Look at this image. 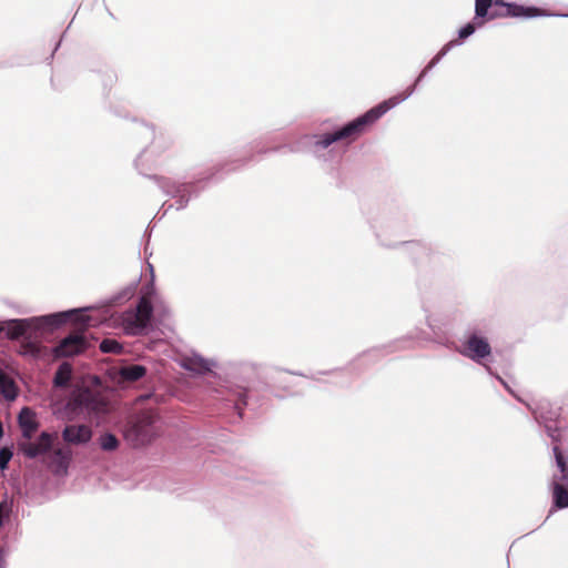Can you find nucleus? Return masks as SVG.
Here are the masks:
<instances>
[{
	"label": "nucleus",
	"instance_id": "5701e85b",
	"mask_svg": "<svg viewBox=\"0 0 568 568\" xmlns=\"http://www.w3.org/2000/svg\"><path fill=\"white\" fill-rule=\"evenodd\" d=\"M99 446L104 452H114L120 446L118 437L111 433H103L98 439Z\"/></svg>",
	"mask_w": 568,
	"mask_h": 568
},
{
	"label": "nucleus",
	"instance_id": "2eb2a0df",
	"mask_svg": "<svg viewBox=\"0 0 568 568\" xmlns=\"http://www.w3.org/2000/svg\"><path fill=\"white\" fill-rule=\"evenodd\" d=\"M93 432L89 425L70 424L62 430V438L69 445H87L92 439Z\"/></svg>",
	"mask_w": 568,
	"mask_h": 568
},
{
	"label": "nucleus",
	"instance_id": "f3484780",
	"mask_svg": "<svg viewBox=\"0 0 568 568\" xmlns=\"http://www.w3.org/2000/svg\"><path fill=\"white\" fill-rule=\"evenodd\" d=\"M54 436L52 434L43 432L37 442H23L20 444V449L23 454L30 458H34L39 455L47 453L53 444Z\"/></svg>",
	"mask_w": 568,
	"mask_h": 568
},
{
	"label": "nucleus",
	"instance_id": "ea45409f",
	"mask_svg": "<svg viewBox=\"0 0 568 568\" xmlns=\"http://www.w3.org/2000/svg\"><path fill=\"white\" fill-rule=\"evenodd\" d=\"M102 390H110V392H113V390H118L116 388H113V387H106V388H103Z\"/></svg>",
	"mask_w": 568,
	"mask_h": 568
},
{
	"label": "nucleus",
	"instance_id": "0eeeda50",
	"mask_svg": "<svg viewBox=\"0 0 568 568\" xmlns=\"http://www.w3.org/2000/svg\"><path fill=\"white\" fill-rule=\"evenodd\" d=\"M112 409L113 404L104 393H73L67 404V414L70 417L81 414L101 416Z\"/></svg>",
	"mask_w": 568,
	"mask_h": 568
},
{
	"label": "nucleus",
	"instance_id": "c9c22d12",
	"mask_svg": "<svg viewBox=\"0 0 568 568\" xmlns=\"http://www.w3.org/2000/svg\"><path fill=\"white\" fill-rule=\"evenodd\" d=\"M427 325H428V327H429L434 333H436V331H435V325L433 324V322L429 320V317H428V316H427Z\"/></svg>",
	"mask_w": 568,
	"mask_h": 568
},
{
	"label": "nucleus",
	"instance_id": "39448f33",
	"mask_svg": "<svg viewBox=\"0 0 568 568\" xmlns=\"http://www.w3.org/2000/svg\"><path fill=\"white\" fill-rule=\"evenodd\" d=\"M542 17L568 18V14H557L535 4H524L516 1L475 0L474 18L462 26L457 31V38L449 40V42L455 43V47L462 45L477 29L496 19L529 20Z\"/></svg>",
	"mask_w": 568,
	"mask_h": 568
},
{
	"label": "nucleus",
	"instance_id": "4468645a",
	"mask_svg": "<svg viewBox=\"0 0 568 568\" xmlns=\"http://www.w3.org/2000/svg\"><path fill=\"white\" fill-rule=\"evenodd\" d=\"M381 245L386 248H398L402 247L407 255L410 256L414 263L422 261L424 257L428 256L430 248L427 244L420 241H402V242H390V241H381Z\"/></svg>",
	"mask_w": 568,
	"mask_h": 568
},
{
	"label": "nucleus",
	"instance_id": "7c9ffc66",
	"mask_svg": "<svg viewBox=\"0 0 568 568\" xmlns=\"http://www.w3.org/2000/svg\"><path fill=\"white\" fill-rule=\"evenodd\" d=\"M3 394L6 396V399L9 400V402H12V400L16 399L17 393L9 392V393H3Z\"/></svg>",
	"mask_w": 568,
	"mask_h": 568
},
{
	"label": "nucleus",
	"instance_id": "393cba45",
	"mask_svg": "<svg viewBox=\"0 0 568 568\" xmlns=\"http://www.w3.org/2000/svg\"><path fill=\"white\" fill-rule=\"evenodd\" d=\"M118 77L114 71L108 72L103 78V91L104 95H108L113 83L116 81Z\"/></svg>",
	"mask_w": 568,
	"mask_h": 568
},
{
	"label": "nucleus",
	"instance_id": "a211bd4d",
	"mask_svg": "<svg viewBox=\"0 0 568 568\" xmlns=\"http://www.w3.org/2000/svg\"><path fill=\"white\" fill-rule=\"evenodd\" d=\"M412 339L410 336H404L392 341L390 343L372 347L359 355V358H369L372 361H378L383 356L394 353L403 348V344Z\"/></svg>",
	"mask_w": 568,
	"mask_h": 568
},
{
	"label": "nucleus",
	"instance_id": "c756f323",
	"mask_svg": "<svg viewBox=\"0 0 568 568\" xmlns=\"http://www.w3.org/2000/svg\"><path fill=\"white\" fill-rule=\"evenodd\" d=\"M61 41H62V37L59 39V41L55 43L54 45V49H53V52L51 53V55L48 58V60H52L53 59V55H54V52L60 48L61 45Z\"/></svg>",
	"mask_w": 568,
	"mask_h": 568
},
{
	"label": "nucleus",
	"instance_id": "423d86ee",
	"mask_svg": "<svg viewBox=\"0 0 568 568\" xmlns=\"http://www.w3.org/2000/svg\"><path fill=\"white\" fill-rule=\"evenodd\" d=\"M159 435L158 417L151 410L131 416L123 427V437L133 447L149 445Z\"/></svg>",
	"mask_w": 568,
	"mask_h": 568
},
{
	"label": "nucleus",
	"instance_id": "1a4fd4ad",
	"mask_svg": "<svg viewBox=\"0 0 568 568\" xmlns=\"http://www.w3.org/2000/svg\"><path fill=\"white\" fill-rule=\"evenodd\" d=\"M459 352L473 362L484 364L491 356V346L479 329L473 328L466 333Z\"/></svg>",
	"mask_w": 568,
	"mask_h": 568
},
{
	"label": "nucleus",
	"instance_id": "f257e3e1",
	"mask_svg": "<svg viewBox=\"0 0 568 568\" xmlns=\"http://www.w3.org/2000/svg\"><path fill=\"white\" fill-rule=\"evenodd\" d=\"M148 268L150 278L142 285L136 303L130 305L125 311L119 312L114 307L126 303L136 294L141 276L99 305L2 321L0 322V334L3 333L10 338H20L28 332L54 331L68 322H73L89 327L113 326L128 336L148 335L156 329L169 313L156 291L154 267L148 263Z\"/></svg>",
	"mask_w": 568,
	"mask_h": 568
},
{
	"label": "nucleus",
	"instance_id": "f03ea898",
	"mask_svg": "<svg viewBox=\"0 0 568 568\" xmlns=\"http://www.w3.org/2000/svg\"><path fill=\"white\" fill-rule=\"evenodd\" d=\"M133 132L142 138L143 141L150 142L134 160V166L138 172L154 181L159 189L171 199L174 203L164 202L156 213L160 219L165 216L169 210L175 209L176 211L185 210L192 200H196L209 187L210 183L223 180L227 174L246 166L254 161L255 153L251 152L245 156L227 159L215 163L212 166L205 168L190 176V179H175L158 174H149L150 165H145L144 160L149 155H159L162 149L156 145L155 129L153 124L145 121L133 119Z\"/></svg>",
	"mask_w": 568,
	"mask_h": 568
},
{
	"label": "nucleus",
	"instance_id": "20e7f679",
	"mask_svg": "<svg viewBox=\"0 0 568 568\" xmlns=\"http://www.w3.org/2000/svg\"><path fill=\"white\" fill-rule=\"evenodd\" d=\"M369 129L371 125L362 113L341 125H334L328 131L302 134L293 142L285 143L284 148L291 153H310L321 162H329L337 155L333 144L346 142L344 153L352 142Z\"/></svg>",
	"mask_w": 568,
	"mask_h": 568
},
{
	"label": "nucleus",
	"instance_id": "6ab92c4d",
	"mask_svg": "<svg viewBox=\"0 0 568 568\" xmlns=\"http://www.w3.org/2000/svg\"><path fill=\"white\" fill-rule=\"evenodd\" d=\"M75 372L72 364L69 362H62L58 365L53 374L52 382L55 387H68L72 384Z\"/></svg>",
	"mask_w": 568,
	"mask_h": 568
},
{
	"label": "nucleus",
	"instance_id": "6e6552de",
	"mask_svg": "<svg viewBox=\"0 0 568 568\" xmlns=\"http://www.w3.org/2000/svg\"><path fill=\"white\" fill-rule=\"evenodd\" d=\"M427 70H422L419 74L416 77L415 81L408 85L403 92H399L395 95L389 97L388 99L383 100L376 105L372 106L367 111L364 112L366 120L371 128L375 124L385 113L389 110L394 109L399 103L407 100L409 97L414 94L418 84L425 79L427 75Z\"/></svg>",
	"mask_w": 568,
	"mask_h": 568
},
{
	"label": "nucleus",
	"instance_id": "cd10ccee",
	"mask_svg": "<svg viewBox=\"0 0 568 568\" xmlns=\"http://www.w3.org/2000/svg\"><path fill=\"white\" fill-rule=\"evenodd\" d=\"M10 506L7 501L0 503V527L3 525L4 520L9 518Z\"/></svg>",
	"mask_w": 568,
	"mask_h": 568
},
{
	"label": "nucleus",
	"instance_id": "9b49d317",
	"mask_svg": "<svg viewBox=\"0 0 568 568\" xmlns=\"http://www.w3.org/2000/svg\"><path fill=\"white\" fill-rule=\"evenodd\" d=\"M409 224V217L406 212L398 211L395 214L385 216L379 225V230L375 232L376 239L386 241L389 235H403Z\"/></svg>",
	"mask_w": 568,
	"mask_h": 568
},
{
	"label": "nucleus",
	"instance_id": "ddd939ff",
	"mask_svg": "<svg viewBox=\"0 0 568 568\" xmlns=\"http://www.w3.org/2000/svg\"><path fill=\"white\" fill-rule=\"evenodd\" d=\"M20 378L16 362L0 351V390H21L18 384Z\"/></svg>",
	"mask_w": 568,
	"mask_h": 568
},
{
	"label": "nucleus",
	"instance_id": "e433bc0d",
	"mask_svg": "<svg viewBox=\"0 0 568 568\" xmlns=\"http://www.w3.org/2000/svg\"><path fill=\"white\" fill-rule=\"evenodd\" d=\"M70 390H78V392H81V390H91L90 388H87V387H73L71 388Z\"/></svg>",
	"mask_w": 568,
	"mask_h": 568
},
{
	"label": "nucleus",
	"instance_id": "c85d7f7f",
	"mask_svg": "<svg viewBox=\"0 0 568 568\" xmlns=\"http://www.w3.org/2000/svg\"><path fill=\"white\" fill-rule=\"evenodd\" d=\"M437 64L430 59L423 70H427V73L433 70Z\"/></svg>",
	"mask_w": 568,
	"mask_h": 568
},
{
	"label": "nucleus",
	"instance_id": "f8f14e48",
	"mask_svg": "<svg viewBox=\"0 0 568 568\" xmlns=\"http://www.w3.org/2000/svg\"><path fill=\"white\" fill-rule=\"evenodd\" d=\"M554 453L557 466L561 473L560 478L554 480V499L558 508H564L568 506V467L558 447L554 448Z\"/></svg>",
	"mask_w": 568,
	"mask_h": 568
},
{
	"label": "nucleus",
	"instance_id": "aec40b11",
	"mask_svg": "<svg viewBox=\"0 0 568 568\" xmlns=\"http://www.w3.org/2000/svg\"><path fill=\"white\" fill-rule=\"evenodd\" d=\"M417 287L422 300V307L425 312H428L427 303L433 300V296L438 294L439 285L427 277H420L417 282Z\"/></svg>",
	"mask_w": 568,
	"mask_h": 568
},
{
	"label": "nucleus",
	"instance_id": "473e14b6",
	"mask_svg": "<svg viewBox=\"0 0 568 568\" xmlns=\"http://www.w3.org/2000/svg\"><path fill=\"white\" fill-rule=\"evenodd\" d=\"M282 149H285L284 144L268 148V151H270V153H275V152H280Z\"/></svg>",
	"mask_w": 568,
	"mask_h": 568
},
{
	"label": "nucleus",
	"instance_id": "412c9836",
	"mask_svg": "<svg viewBox=\"0 0 568 568\" xmlns=\"http://www.w3.org/2000/svg\"><path fill=\"white\" fill-rule=\"evenodd\" d=\"M19 425L24 438L30 439L38 428L36 415L29 408H23L19 414Z\"/></svg>",
	"mask_w": 568,
	"mask_h": 568
},
{
	"label": "nucleus",
	"instance_id": "7ed1b4c3",
	"mask_svg": "<svg viewBox=\"0 0 568 568\" xmlns=\"http://www.w3.org/2000/svg\"><path fill=\"white\" fill-rule=\"evenodd\" d=\"M178 363L192 376H207L220 386L224 384L234 385L237 387V390H287L291 386H297V384H288L285 374L315 379L314 376H308L302 372L284 369L262 363L247 361L219 362L204 357L196 352L190 355H182Z\"/></svg>",
	"mask_w": 568,
	"mask_h": 568
},
{
	"label": "nucleus",
	"instance_id": "58836bf2",
	"mask_svg": "<svg viewBox=\"0 0 568 568\" xmlns=\"http://www.w3.org/2000/svg\"><path fill=\"white\" fill-rule=\"evenodd\" d=\"M248 146L250 150L252 151L254 148H257V144L255 142H252Z\"/></svg>",
	"mask_w": 568,
	"mask_h": 568
},
{
	"label": "nucleus",
	"instance_id": "4c0bfd02",
	"mask_svg": "<svg viewBox=\"0 0 568 568\" xmlns=\"http://www.w3.org/2000/svg\"><path fill=\"white\" fill-rule=\"evenodd\" d=\"M150 229V225L148 226L146 231L144 232V236L148 237V241H150V236H151V230Z\"/></svg>",
	"mask_w": 568,
	"mask_h": 568
},
{
	"label": "nucleus",
	"instance_id": "a878e982",
	"mask_svg": "<svg viewBox=\"0 0 568 568\" xmlns=\"http://www.w3.org/2000/svg\"><path fill=\"white\" fill-rule=\"evenodd\" d=\"M455 48V43H450L449 41L446 42L439 51L432 58V60L438 64L442 59L453 49Z\"/></svg>",
	"mask_w": 568,
	"mask_h": 568
},
{
	"label": "nucleus",
	"instance_id": "b1692460",
	"mask_svg": "<svg viewBox=\"0 0 568 568\" xmlns=\"http://www.w3.org/2000/svg\"><path fill=\"white\" fill-rule=\"evenodd\" d=\"M99 348L104 354H118L122 351V345L114 338H104L100 342Z\"/></svg>",
	"mask_w": 568,
	"mask_h": 568
},
{
	"label": "nucleus",
	"instance_id": "dca6fc26",
	"mask_svg": "<svg viewBox=\"0 0 568 568\" xmlns=\"http://www.w3.org/2000/svg\"><path fill=\"white\" fill-rule=\"evenodd\" d=\"M115 376L121 382H136L148 375V367L141 363H122L114 368Z\"/></svg>",
	"mask_w": 568,
	"mask_h": 568
},
{
	"label": "nucleus",
	"instance_id": "4be33fe9",
	"mask_svg": "<svg viewBox=\"0 0 568 568\" xmlns=\"http://www.w3.org/2000/svg\"><path fill=\"white\" fill-rule=\"evenodd\" d=\"M70 462V455L63 449L59 448L53 453L52 465L54 467V471L59 475L67 474L68 466Z\"/></svg>",
	"mask_w": 568,
	"mask_h": 568
},
{
	"label": "nucleus",
	"instance_id": "bb28decb",
	"mask_svg": "<svg viewBox=\"0 0 568 568\" xmlns=\"http://www.w3.org/2000/svg\"><path fill=\"white\" fill-rule=\"evenodd\" d=\"M12 457V452L8 448H2L0 450V468L6 469L10 459Z\"/></svg>",
	"mask_w": 568,
	"mask_h": 568
},
{
	"label": "nucleus",
	"instance_id": "9d476101",
	"mask_svg": "<svg viewBox=\"0 0 568 568\" xmlns=\"http://www.w3.org/2000/svg\"><path fill=\"white\" fill-rule=\"evenodd\" d=\"M90 347V342L83 333H71L53 345V356L72 357L85 352Z\"/></svg>",
	"mask_w": 568,
	"mask_h": 568
},
{
	"label": "nucleus",
	"instance_id": "2f4dec72",
	"mask_svg": "<svg viewBox=\"0 0 568 568\" xmlns=\"http://www.w3.org/2000/svg\"><path fill=\"white\" fill-rule=\"evenodd\" d=\"M498 379L501 383V385L505 387V390H507V392L513 390L511 386L505 379H503L500 377Z\"/></svg>",
	"mask_w": 568,
	"mask_h": 568
},
{
	"label": "nucleus",
	"instance_id": "72a5a7b5",
	"mask_svg": "<svg viewBox=\"0 0 568 568\" xmlns=\"http://www.w3.org/2000/svg\"><path fill=\"white\" fill-rule=\"evenodd\" d=\"M110 110H111V112H112V113H114L115 115L125 118V115H123V114L120 112V110H119L118 108H112V106H111V108H110Z\"/></svg>",
	"mask_w": 568,
	"mask_h": 568
},
{
	"label": "nucleus",
	"instance_id": "f704fd0d",
	"mask_svg": "<svg viewBox=\"0 0 568 568\" xmlns=\"http://www.w3.org/2000/svg\"><path fill=\"white\" fill-rule=\"evenodd\" d=\"M256 153L257 154H267V153H270V151H268V148H258L256 150Z\"/></svg>",
	"mask_w": 568,
	"mask_h": 568
}]
</instances>
